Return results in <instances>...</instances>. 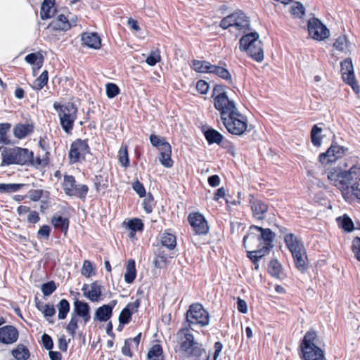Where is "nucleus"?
Listing matches in <instances>:
<instances>
[{"instance_id": "f257e3e1", "label": "nucleus", "mask_w": 360, "mask_h": 360, "mask_svg": "<svg viewBox=\"0 0 360 360\" xmlns=\"http://www.w3.org/2000/svg\"><path fill=\"white\" fill-rule=\"evenodd\" d=\"M328 179L341 191L345 200H360V162L356 157L346 159L340 165V169H330Z\"/></svg>"}, {"instance_id": "f03ea898", "label": "nucleus", "mask_w": 360, "mask_h": 360, "mask_svg": "<svg viewBox=\"0 0 360 360\" xmlns=\"http://www.w3.org/2000/svg\"><path fill=\"white\" fill-rule=\"evenodd\" d=\"M1 155V165H25L32 161L33 153L27 148L20 147L7 148L0 146Z\"/></svg>"}, {"instance_id": "7ed1b4c3", "label": "nucleus", "mask_w": 360, "mask_h": 360, "mask_svg": "<svg viewBox=\"0 0 360 360\" xmlns=\"http://www.w3.org/2000/svg\"><path fill=\"white\" fill-rule=\"evenodd\" d=\"M302 360H326L324 351L318 346V337L315 331H308L301 343Z\"/></svg>"}, {"instance_id": "20e7f679", "label": "nucleus", "mask_w": 360, "mask_h": 360, "mask_svg": "<svg viewBox=\"0 0 360 360\" xmlns=\"http://www.w3.org/2000/svg\"><path fill=\"white\" fill-rule=\"evenodd\" d=\"M259 38V35L257 32L243 35L239 41V49L242 51H246L257 62H262L264 60L263 44Z\"/></svg>"}, {"instance_id": "39448f33", "label": "nucleus", "mask_w": 360, "mask_h": 360, "mask_svg": "<svg viewBox=\"0 0 360 360\" xmlns=\"http://www.w3.org/2000/svg\"><path fill=\"white\" fill-rule=\"evenodd\" d=\"M53 107L58 112L62 129L65 133L70 134L77 117V106L72 103H67L63 105L55 103Z\"/></svg>"}, {"instance_id": "423d86ee", "label": "nucleus", "mask_w": 360, "mask_h": 360, "mask_svg": "<svg viewBox=\"0 0 360 360\" xmlns=\"http://www.w3.org/2000/svg\"><path fill=\"white\" fill-rule=\"evenodd\" d=\"M229 133L241 136L248 130V118L238 110L221 120Z\"/></svg>"}, {"instance_id": "0eeeda50", "label": "nucleus", "mask_w": 360, "mask_h": 360, "mask_svg": "<svg viewBox=\"0 0 360 360\" xmlns=\"http://www.w3.org/2000/svg\"><path fill=\"white\" fill-rule=\"evenodd\" d=\"M186 323L189 328H192L193 325L207 326L210 323V314L201 304H192L186 313Z\"/></svg>"}, {"instance_id": "6e6552de", "label": "nucleus", "mask_w": 360, "mask_h": 360, "mask_svg": "<svg viewBox=\"0 0 360 360\" xmlns=\"http://www.w3.org/2000/svg\"><path fill=\"white\" fill-rule=\"evenodd\" d=\"M220 27L223 29L230 28L232 32H245L250 27V20L243 13L235 12L224 18L220 22Z\"/></svg>"}, {"instance_id": "1a4fd4ad", "label": "nucleus", "mask_w": 360, "mask_h": 360, "mask_svg": "<svg viewBox=\"0 0 360 360\" xmlns=\"http://www.w3.org/2000/svg\"><path fill=\"white\" fill-rule=\"evenodd\" d=\"M65 193L71 197H76L84 200L89 187L84 184H76L75 177L72 175H65L62 184Z\"/></svg>"}, {"instance_id": "9d476101", "label": "nucleus", "mask_w": 360, "mask_h": 360, "mask_svg": "<svg viewBox=\"0 0 360 360\" xmlns=\"http://www.w3.org/2000/svg\"><path fill=\"white\" fill-rule=\"evenodd\" d=\"M214 108L219 112L221 120L237 112L234 101L231 100L227 95H219L214 98Z\"/></svg>"}, {"instance_id": "9b49d317", "label": "nucleus", "mask_w": 360, "mask_h": 360, "mask_svg": "<svg viewBox=\"0 0 360 360\" xmlns=\"http://www.w3.org/2000/svg\"><path fill=\"white\" fill-rule=\"evenodd\" d=\"M90 153L87 140L80 139L75 141L70 146L69 158L72 163H75L85 159V155Z\"/></svg>"}, {"instance_id": "f8f14e48", "label": "nucleus", "mask_w": 360, "mask_h": 360, "mask_svg": "<svg viewBox=\"0 0 360 360\" xmlns=\"http://www.w3.org/2000/svg\"><path fill=\"white\" fill-rule=\"evenodd\" d=\"M340 65L342 79L352 86L356 93H358L359 87L355 79L352 59L350 58H346L341 62Z\"/></svg>"}, {"instance_id": "ddd939ff", "label": "nucleus", "mask_w": 360, "mask_h": 360, "mask_svg": "<svg viewBox=\"0 0 360 360\" xmlns=\"http://www.w3.org/2000/svg\"><path fill=\"white\" fill-rule=\"evenodd\" d=\"M309 34L314 39L323 40L329 36V30L317 18H311L308 22Z\"/></svg>"}, {"instance_id": "4468645a", "label": "nucleus", "mask_w": 360, "mask_h": 360, "mask_svg": "<svg viewBox=\"0 0 360 360\" xmlns=\"http://www.w3.org/2000/svg\"><path fill=\"white\" fill-rule=\"evenodd\" d=\"M346 150H347V148L345 147L340 146L336 143L332 144L326 153L319 155V161L322 164L335 162L345 154Z\"/></svg>"}, {"instance_id": "2eb2a0df", "label": "nucleus", "mask_w": 360, "mask_h": 360, "mask_svg": "<svg viewBox=\"0 0 360 360\" xmlns=\"http://www.w3.org/2000/svg\"><path fill=\"white\" fill-rule=\"evenodd\" d=\"M188 220L196 234H206L209 231V226L204 216L198 212L191 213Z\"/></svg>"}, {"instance_id": "dca6fc26", "label": "nucleus", "mask_w": 360, "mask_h": 360, "mask_svg": "<svg viewBox=\"0 0 360 360\" xmlns=\"http://www.w3.org/2000/svg\"><path fill=\"white\" fill-rule=\"evenodd\" d=\"M258 230H259V226L252 225L249 228L248 233L243 238V245L245 248L254 249V248H259L261 245H259V239H258Z\"/></svg>"}, {"instance_id": "f3484780", "label": "nucleus", "mask_w": 360, "mask_h": 360, "mask_svg": "<svg viewBox=\"0 0 360 360\" xmlns=\"http://www.w3.org/2000/svg\"><path fill=\"white\" fill-rule=\"evenodd\" d=\"M18 331L13 326L0 328V342L10 345L15 342L18 338Z\"/></svg>"}, {"instance_id": "a211bd4d", "label": "nucleus", "mask_w": 360, "mask_h": 360, "mask_svg": "<svg viewBox=\"0 0 360 360\" xmlns=\"http://www.w3.org/2000/svg\"><path fill=\"white\" fill-rule=\"evenodd\" d=\"M258 239H259L260 248L269 251L274 247L273 243L275 239V233L270 229H263L259 226L258 230Z\"/></svg>"}, {"instance_id": "6ab92c4d", "label": "nucleus", "mask_w": 360, "mask_h": 360, "mask_svg": "<svg viewBox=\"0 0 360 360\" xmlns=\"http://www.w3.org/2000/svg\"><path fill=\"white\" fill-rule=\"evenodd\" d=\"M77 317H81L86 324L91 319L90 307L88 303L76 300L74 302V311Z\"/></svg>"}, {"instance_id": "aec40b11", "label": "nucleus", "mask_w": 360, "mask_h": 360, "mask_svg": "<svg viewBox=\"0 0 360 360\" xmlns=\"http://www.w3.org/2000/svg\"><path fill=\"white\" fill-rule=\"evenodd\" d=\"M295 267L301 272L306 271L308 266L307 256L304 247L292 252Z\"/></svg>"}, {"instance_id": "412c9836", "label": "nucleus", "mask_w": 360, "mask_h": 360, "mask_svg": "<svg viewBox=\"0 0 360 360\" xmlns=\"http://www.w3.org/2000/svg\"><path fill=\"white\" fill-rule=\"evenodd\" d=\"M116 304V301H112L109 304H104L98 307L94 315V320L99 321L101 322L107 321L112 314L113 307Z\"/></svg>"}, {"instance_id": "4be33fe9", "label": "nucleus", "mask_w": 360, "mask_h": 360, "mask_svg": "<svg viewBox=\"0 0 360 360\" xmlns=\"http://www.w3.org/2000/svg\"><path fill=\"white\" fill-rule=\"evenodd\" d=\"M90 289L88 290L89 286L84 284L82 290L84 292V295L91 302H97L102 295L101 286L97 281L92 283L90 285Z\"/></svg>"}, {"instance_id": "5701e85b", "label": "nucleus", "mask_w": 360, "mask_h": 360, "mask_svg": "<svg viewBox=\"0 0 360 360\" xmlns=\"http://www.w3.org/2000/svg\"><path fill=\"white\" fill-rule=\"evenodd\" d=\"M254 217L257 220H263L266 217L269 205L261 200H254L250 202Z\"/></svg>"}, {"instance_id": "b1692460", "label": "nucleus", "mask_w": 360, "mask_h": 360, "mask_svg": "<svg viewBox=\"0 0 360 360\" xmlns=\"http://www.w3.org/2000/svg\"><path fill=\"white\" fill-rule=\"evenodd\" d=\"M82 44L94 49H99L101 46V39L98 34L84 32L82 34Z\"/></svg>"}, {"instance_id": "393cba45", "label": "nucleus", "mask_w": 360, "mask_h": 360, "mask_svg": "<svg viewBox=\"0 0 360 360\" xmlns=\"http://www.w3.org/2000/svg\"><path fill=\"white\" fill-rule=\"evenodd\" d=\"M160 153L159 160L165 167L169 168L173 165V160L171 158L172 149L170 144H165L163 148H160Z\"/></svg>"}, {"instance_id": "a878e982", "label": "nucleus", "mask_w": 360, "mask_h": 360, "mask_svg": "<svg viewBox=\"0 0 360 360\" xmlns=\"http://www.w3.org/2000/svg\"><path fill=\"white\" fill-rule=\"evenodd\" d=\"M34 126L32 124H18L13 128L15 137L22 139L33 132Z\"/></svg>"}, {"instance_id": "bb28decb", "label": "nucleus", "mask_w": 360, "mask_h": 360, "mask_svg": "<svg viewBox=\"0 0 360 360\" xmlns=\"http://www.w3.org/2000/svg\"><path fill=\"white\" fill-rule=\"evenodd\" d=\"M55 0H44L41 6L40 15L43 20L53 16L56 9L53 8Z\"/></svg>"}, {"instance_id": "cd10ccee", "label": "nucleus", "mask_w": 360, "mask_h": 360, "mask_svg": "<svg viewBox=\"0 0 360 360\" xmlns=\"http://www.w3.org/2000/svg\"><path fill=\"white\" fill-rule=\"evenodd\" d=\"M50 26L55 30L67 31L70 29L71 24L64 15H60L51 22Z\"/></svg>"}, {"instance_id": "c85d7f7f", "label": "nucleus", "mask_w": 360, "mask_h": 360, "mask_svg": "<svg viewBox=\"0 0 360 360\" xmlns=\"http://www.w3.org/2000/svg\"><path fill=\"white\" fill-rule=\"evenodd\" d=\"M333 46L336 50L345 53H350L352 50V45L345 35L339 37L333 44Z\"/></svg>"}, {"instance_id": "c756f323", "label": "nucleus", "mask_w": 360, "mask_h": 360, "mask_svg": "<svg viewBox=\"0 0 360 360\" xmlns=\"http://www.w3.org/2000/svg\"><path fill=\"white\" fill-rule=\"evenodd\" d=\"M284 241L291 253L304 247L302 243L292 233L286 234Z\"/></svg>"}, {"instance_id": "7c9ffc66", "label": "nucleus", "mask_w": 360, "mask_h": 360, "mask_svg": "<svg viewBox=\"0 0 360 360\" xmlns=\"http://www.w3.org/2000/svg\"><path fill=\"white\" fill-rule=\"evenodd\" d=\"M204 134L210 144H220L224 139V136L218 131L214 129H209L206 130Z\"/></svg>"}, {"instance_id": "2f4dec72", "label": "nucleus", "mask_w": 360, "mask_h": 360, "mask_svg": "<svg viewBox=\"0 0 360 360\" xmlns=\"http://www.w3.org/2000/svg\"><path fill=\"white\" fill-rule=\"evenodd\" d=\"M136 276V271L135 269V262L133 259H129L127 262L126 267V272L124 274V281L127 283H131L134 281Z\"/></svg>"}, {"instance_id": "473e14b6", "label": "nucleus", "mask_w": 360, "mask_h": 360, "mask_svg": "<svg viewBox=\"0 0 360 360\" xmlns=\"http://www.w3.org/2000/svg\"><path fill=\"white\" fill-rule=\"evenodd\" d=\"M36 307L40 311H41V313L44 314V317H46V319L50 323H53V321L49 320V318L52 317L56 313V309L53 304H43L41 302H38L36 304Z\"/></svg>"}, {"instance_id": "72a5a7b5", "label": "nucleus", "mask_w": 360, "mask_h": 360, "mask_svg": "<svg viewBox=\"0 0 360 360\" xmlns=\"http://www.w3.org/2000/svg\"><path fill=\"white\" fill-rule=\"evenodd\" d=\"M161 243L162 246L169 250H173L176 245V236L172 233L165 231L161 236Z\"/></svg>"}, {"instance_id": "f704fd0d", "label": "nucleus", "mask_w": 360, "mask_h": 360, "mask_svg": "<svg viewBox=\"0 0 360 360\" xmlns=\"http://www.w3.org/2000/svg\"><path fill=\"white\" fill-rule=\"evenodd\" d=\"M210 73H213L225 80H231V75L229 70L223 67L212 65Z\"/></svg>"}, {"instance_id": "c9c22d12", "label": "nucleus", "mask_w": 360, "mask_h": 360, "mask_svg": "<svg viewBox=\"0 0 360 360\" xmlns=\"http://www.w3.org/2000/svg\"><path fill=\"white\" fill-rule=\"evenodd\" d=\"M147 360H163L161 345L156 344L152 346L148 352Z\"/></svg>"}, {"instance_id": "e433bc0d", "label": "nucleus", "mask_w": 360, "mask_h": 360, "mask_svg": "<svg viewBox=\"0 0 360 360\" xmlns=\"http://www.w3.org/2000/svg\"><path fill=\"white\" fill-rule=\"evenodd\" d=\"M197 342L194 341V337L191 333H184V339L182 340L181 347L185 352L186 355L188 352L196 345Z\"/></svg>"}, {"instance_id": "4c0bfd02", "label": "nucleus", "mask_w": 360, "mask_h": 360, "mask_svg": "<svg viewBox=\"0 0 360 360\" xmlns=\"http://www.w3.org/2000/svg\"><path fill=\"white\" fill-rule=\"evenodd\" d=\"M12 354L17 360H26L30 356V352L24 345H18L13 349Z\"/></svg>"}, {"instance_id": "58836bf2", "label": "nucleus", "mask_w": 360, "mask_h": 360, "mask_svg": "<svg viewBox=\"0 0 360 360\" xmlns=\"http://www.w3.org/2000/svg\"><path fill=\"white\" fill-rule=\"evenodd\" d=\"M269 273L275 278H281L282 274V266L276 259H272L269 264Z\"/></svg>"}, {"instance_id": "ea45409f", "label": "nucleus", "mask_w": 360, "mask_h": 360, "mask_svg": "<svg viewBox=\"0 0 360 360\" xmlns=\"http://www.w3.org/2000/svg\"><path fill=\"white\" fill-rule=\"evenodd\" d=\"M11 127L10 123H1L0 124V144L9 145L12 144V142L8 139L7 133L9 131Z\"/></svg>"}, {"instance_id": "a19ab883", "label": "nucleus", "mask_w": 360, "mask_h": 360, "mask_svg": "<svg viewBox=\"0 0 360 360\" xmlns=\"http://www.w3.org/2000/svg\"><path fill=\"white\" fill-rule=\"evenodd\" d=\"M206 356L205 350L202 347L201 345L197 342L194 347L190 349L186 356L193 359V360H201L202 355Z\"/></svg>"}, {"instance_id": "79ce46f5", "label": "nucleus", "mask_w": 360, "mask_h": 360, "mask_svg": "<svg viewBox=\"0 0 360 360\" xmlns=\"http://www.w3.org/2000/svg\"><path fill=\"white\" fill-rule=\"evenodd\" d=\"M193 69L198 72H207L210 73V68L212 64L205 60H194L192 62Z\"/></svg>"}, {"instance_id": "37998d69", "label": "nucleus", "mask_w": 360, "mask_h": 360, "mask_svg": "<svg viewBox=\"0 0 360 360\" xmlns=\"http://www.w3.org/2000/svg\"><path fill=\"white\" fill-rule=\"evenodd\" d=\"M51 223L56 228L60 229L65 232L67 231L69 226L68 219L63 218L60 216H53L51 219Z\"/></svg>"}, {"instance_id": "c03bdc74", "label": "nucleus", "mask_w": 360, "mask_h": 360, "mask_svg": "<svg viewBox=\"0 0 360 360\" xmlns=\"http://www.w3.org/2000/svg\"><path fill=\"white\" fill-rule=\"evenodd\" d=\"M268 252L269 250L264 248H255V250L248 251V257L253 263H256Z\"/></svg>"}, {"instance_id": "a18cd8bd", "label": "nucleus", "mask_w": 360, "mask_h": 360, "mask_svg": "<svg viewBox=\"0 0 360 360\" xmlns=\"http://www.w3.org/2000/svg\"><path fill=\"white\" fill-rule=\"evenodd\" d=\"M58 319H64L66 318L68 312L70 311V304L65 299L61 300L58 304Z\"/></svg>"}, {"instance_id": "49530a36", "label": "nucleus", "mask_w": 360, "mask_h": 360, "mask_svg": "<svg viewBox=\"0 0 360 360\" xmlns=\"http://www.w3.org/2000/svg\"><path fill=\"white\" fill-rule=\"evenodd\" d=\"M118 159L121 165L124 167H127L129 164V159L127 151V146L122 145L118 152Z\"/></svg>"}, {"instance_id": "de8ad7c7", "label": "nucleus", "mask_w": 360, "mask_h": 360, "mask_svg": "<svg viewBox=\"0 0 360 360\" xmlns=\"http://www.w3.org/2000/svg\"><path fill=\"white\" fill-rule=\"evenodd\" d=\"M322 129L317 125H314L311 131V140L315 146H320L321 144V133Z\"/></svg>"}, {"instance_id": "09e8293b", "label": "nucleus", "mask_w": 360, "mask_h": 360, "mask_svg": "<svg viewBox=\"0 0 360 360\" xmlns=\"http://www.w3.org/2000/svg\"><path fill=\"white\" fill-rule=\"evenodd\" d=\"M24 186L23 184H0V193L16 192Z\"/></svg>"}, {"instance_id": "8fccbe9b", "label": "nucleus", "mask_w": 360, "mask_h": 360, "mask_svg": "<svg viewBox=\"0 0 360 360\" xmlns=\"http://www.w3.org/2000/svg\"><path fill=\"white\" fill-rule=\"evenodd\" d=\"M47 82L48 72L46 70H44V72H42L41 75L34 81L32 84V88L37 90H40L47 84Z\"/></svg>"}, {"instance_id": "3c124183", "label": "nucleus", "mask_w": 360, "mask_h": 360, "mask_svg": "<svg viewBox=\"0 0 360 360\" xmlns=\"http://www.w3.org/2000/svg\"><path fill=\"white\" fill-rule=\"evenodd\" d=\"M78 320L79 318L75 314H71V319L66 326V330L72 338L75 337V331L78 328Z\"/></svg>"}, {"instance_id": "603ef678", "label": "nucleus", "mask_w": 360, "mask_h": 360, "mask_svg": "<svg viewBox=\"0 0 360 360\" xmlns=\"http://www.w3.org/2000/svg\"><path fill=\"white\" fill-rule=\"evenodd\" d=\"M25 60L27 63L35 65L37 70L40 69L43 64V58H39L38 54L35 53L28 54Z\"/></svg>"}, {"instance_id": "864d4df0", "label": "nucleus", "mask_w": 360, "mask_h": 360, "mask_svg": "<svg viewBox=\"0 0 360 360\" xmlns=\"http://www.w3.org/2000/svg\"><path fill=\"white\" fill-rule=\"evenodd\" d=\"M305 8L300 2H295L290 7V13L295 18H301L304 15Z\"/></svg>"}, {"instance_id": "5fc2aeb1", "label": "nucleus", "mask_w": 360, "mask_h": 360, "mask_svg": "<svg viewBox=\"0 0 360 360\" xmlns=\"http://www.w3.org/2000/svg\"><path fill=\"white\" fill-rule=\"evenodd\" d=\"M128 227L131 231L130 233V237L134 236L133 232L137 231H142L143 229V224L142 221L139 219L134 218L133 219H131L128 221Z\"/></svg>"}, {"instance_id": "6e6d98bb", "label": "nucleus", "mask_w": 360, "mask_h": 360, "mask_svg": "<svg viewBox=\"0 0 360 360\" xmlns=\"http://www.w3.org/2000/svg\"><path fill=\"white\" fill-rule=\"evenodd\" d=\"M56 285L53 281H49L41 285V291L44 296H49L56 290Z\"/></svg>"}, {"instance_id": "4d7b16f0", "label": "nucleus", "mask_w": 360, "mask_h": 360, "mask_svg": "<svg viewBox=\"0 0 360 360\" xmlns=\"http://www.w3.org/2000/svg\"><path fill=\"white\" fill-rule=\"evenodd\" d=\"M161 56L160 54V51L158 49H156L153 51H151L150 56L146 58V62L148 65L153 66L158 62H159Z\"/></svg>"}, {"instance_id": "13d9d810", "label": "nucleus", "mask_w": 360, "mask_h": 360, "mask_svg": "<svg viewBox=\"0 0 360 360\" xmlns=\"http://www.w3.org/2000/svg\"><path fill=\"white\" fill-rule=\"evenodd\" d=\"M150 141L153 146L160 147V148H163L165 144H169L166 141L165 138H160L155 134H151L150 136Z\"/></svg>"}, {"instance_id": "bf43d9fd", "label": "nucleus", "mask_w": 360, "mask_h": 360, "mask_svg": "<svg viewBox=\"0 0 360 360\" xmlns=\"http://www.w3.org/2000/svg\"><path fill=\"white\" fill-rule=\"evenodd\" d=\"M352 251L355 258L360 262V238L355 237L352 240Z\"/></svg>"}, {"instance_id": "052dcab7", "label": "nucleus", "mask_w": 360, "mask_h": 360, "mask_svg": "<svg viewBox=\"0 0 360 360\" xmlns=\"http://www.w3.org/2000/svg\"><path fill=\"white\" fill-rule=\"evenodd\" d=\"M120 92L118 86L112 83L106 84V94L108 98H112L116 96Z\"/></svg>"}, {"instance_id": "680f3d73", "label": "nucleus", "mask_w": 360, "mask_h": 360, "mask_svg": "<svg viewBox=\"0 0 360 360\" xmlns=\"http://www.w3.org/2000/svg\"><path fill=\"white\" fill-rule=\"evenodd\" d=\"M131 315L132 314L128 309L124 308L119 316L120 323L123 325L128 323L131 320Z\"/></svg>"}, {"instance_id": "e2e57ef3", "label": "nucleus", "mask_w": 360, "mask_h": 360, "mask_svg": "<svg viewBox=\"0 0 360 360\" xmlns=\"http://www.w3.org/2000/svg\"><path fill=\"white\" fill-rule=\"evenodd\" d=\"M143 209L147 213H150L153 211L154 203H153V198L151 194H149L144 200H143Z\"/></svg>"}, {"instance_id": "0e129e2a", "label": "nucleus", "mask_w": 360, "mask_h": 360, "mask_svg": "<svg viewBox=\"0 0 360 360\" xmlns=\"http://www.w3.org/2000/svg\"><path fill=\"white\" fill-rule=\"evenodd\" d=\"M341 226L344 230L349 232L354 229V223L349 217L344 216L341 220Z\"/></svg>"}, {"instance_id": "69168bd1", "label": "nucleus", "mask_w": 360, "mask_h": 360, "mask_svg": "<svg viewBox=\"0 0 360 360\" xmlns=\"http://www.w3.org/2000/svg\"><path fill=\"white\" fill-rule=\"evenodd\" d=\"M132 188L141 198L146 195L145 188L143 185L139 181H136L133 183Z\"/></svg>"}, {"instance_id": "338daca9", "label": "nucleus", "mask_w": 360, "mask_h": 360, "mask_svg": "<svg viewBox=\"0 0 360 360\" xmlns=\"http://www.w3.org/2000/svg\"><path fill=\"white\" fill-rule=\"evenodd\" d=\"M93 271V267L91 263L85 260L83 263V266L82 268V274L86 277H90Z\"/></svg>"}, {"instance_id": "774afa93", "label": "nucleus", "mask_w": 360, "mask_h": 360, "mask_svg": "<svg viewBox=\"0 0 360 360\" xmlns=\"http://www.w3.org/2000/svg\"><path fill=\"white\" fill-rule=\"evenodd\" d=\"M51 229L48 225L42 226L37 232L39 238L48 239L49 238Z\"/></svg>"}]
</instances>
